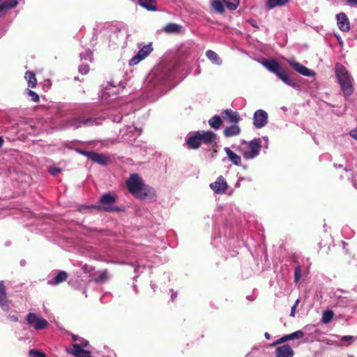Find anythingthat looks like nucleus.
<instances>
[{"label": "nucleus", "instance_id": "nucleus-58", "mask_svg": "<svg viewBox=\"0 0 357 357\" xmlns=\"http://www.w3.org/2000/svg\"><path fill=\"white\" fill-rule=\"evenodd\" d=\"M176 295L172 294V299H174V298H176Z\"/></svg>", "mask_w": 357, "mask_h": 357}, {"label": "nucleus", "instance_id": "nucleus-29", "mask_svg": "<svg viewBox=\"0 0 357 357\" xmlns=\"http://www.w3.org/2000/svg\"><path fill=\"white\" fill-rule=\"evenodd\" d=\"M212 7L218 13H222L225 11L224 6L220 0H214L212 2Z\"/></svg>", "mask_w": 357, "mask_h": 357}, {"label": "nucleus", "instance_id": "nucleus-21", "mask_svg": "<svg viewBox=\"0 0 357 357\" xmlns=\"http://www.w3.org/2000/svg\"><path fill=\"white\" fill-rule=\"evenodd\" d=\"M68 278V274L67 272L64 271H60L54 278L48 281V284L51 285H57L61 282L66 281Z\"/></svg>", "mask_w": 357, "mask_h": 357}, {"label": "nucleus", "instance_id": "nucleus-50", "mask_svg": "<svg viewBox=\"0 0 357 357\" xmlns=\"http://www.w3.org/2000/svg\"><path fill=\"white\" fill-rule=\"evenodd\" d=\"M248 22L254 27H257V23L254 20H249Z\"/></svg>", "mask_w": 357, "mask_h": 357}, {"label": "nucleus", "instance_id": "nucleus-16", "mask_svg": "<svg viewBox=\"0 0 357 357\" xmlns=\"http://www.w3.org/2000/svg\"><path fill=\"white\" fill-rule=\"evenodd\" d=\"M185 144L189 149H198L201 146L200 141L197 132H195L192 135L188 137Z\"/></svg>", "mask_w": 357, "mask_h": 357}, {"label": "nucleus", "instance_id": "nucleus-42", "mask_svg": "<svg viewBox=\"0 0 357 357\" xmlns=\"http://www.w3.org/2000/svg\"><path fill=\"white\" fill-rule=\"evenodd\" d=\"M287 341H289L287 335H284L283 337H280L275 342H274L273 344V345H276V344H281V343L285 342Z\"/></svg>", "mask_w": 357, "mask_h": 357}, {"label": "nucleus", "instance_id": "nucleus-17", "mask_svg": "<svg viewBox=\"0 0 357 357\" xmlns=\"http://www.w3.org/2000/svg\"><path fill=\"white\" fill-rule=\"evenodd\" d=\"M0 305L3 311L8 310V300L3 281H0Z\"/></svg>", "mask_w": 357, "mask_h": 357}, {"label": "nucleus", "instance_id": "nucleus-10", "mask_svg": "<svg viewBox=\"0 0 357 357\" xmlns=\"http://www.w3.org/2000/svg\"><path fill=\"white\" fill-rule=\"evenodd\" d=\"M335 75L340 84L351 80L346 68L340 63L335 65Z\"/></svg>", "mask_w": 357, "mask_h": 357}, {"label": "nucleus", "instance_id": "nucleus-47", "mask_svg": "<svg viewBox=\"0 0 357 357\" xmlns=\"http://www.w3.org/2000/svg\"><path fill=\"white\" fill-rule=\"evenodd\" d=\"M350 135L355 139L357 140V129L352 130L350 132Z\"/></svg>", "mask_w": 357, "mask_h": 357}, {"label": "nucleus", "instance_id": "nucleus-6", "mask_svg": "<svg viewBox=\"0 0 357 357\" xmlns=\"http://www.w3.org/2000/svg\"><path fill=\"white\" fill-rule=\"evenodd\" d=\"M26 321L31 327L38 331L45 329L48 326L47 321L38 317L36 314H28Z\"/></svg>", "mask_w": 357, "mask_h": 357}, {"label": "nucleus", "instance_id": "nucleus-18", "mask_svg": "<svg viewBox=\"0 0 357 357\" xmlns=\"http://www.w3.org/2000/svg\"><path fill=\"white\" fill-rule=\"evenodd\" d=\"M17 5V0H6L0 3V14L4 15L8 10L15 8Z\"/></svg>", "mask_w": 357, "mask_h": 357}, {"label": "nucleus", "instance_id": "nucleus-33", "mask_svg": "<svg viewBox=\"0 0 357 357\" xmlns=\"http://www.w3.org/2000/svg\"><path fill=\"white\" fill-rule=\"evenodd\" d=\"M303 336H304V333L302 331H297L294 333L287 335L289 340H295V339H301V338L303 337Z\"/></svg>", "mask_w": 357, "mask_h": 357}, {"label": "nucleus", "instance_id": "nucleus-56", "mask_svg": "<svg viewBox=\"0 0 357 357\" xmlns=\"http://www.w3.org/2000/svg\"><path fill=\"white\" fill-rule=\"evenodd\" d=\"M334 166H335V167H338V168H342V167H343V165H336V164H335V165H334Z\"/></svg>", "mask_w": 357, "mask_h": 357}, {"label": "nucleus", "instance_id": "nucleus-55", "mask_svg": "<svg viewBox=\"0 0 357 357\" xmlns=\"http://www.w3.org/2000/svg\"><path fill=\"white\" fill-rule=\"evenodd\" d=\"M3 139L1 137H0V147L3 145Z\"/></svg>", "mask_w": 357, "mask_h": 357}, {"label": "nucleus", "instance_id": "nucleus-8", "mask_svg": "<svg viewBox=\"0 0 357 357\" xmlns=\"http://www.w3.org/2000/svg\"><path fill=\"white\" fill-rule=\"evenodd\" d=\"M152 44L150 43L148 45H144L137 54L133 56L130 61V65H136L145 58H146L150 53L153 51Z\"/></svg>", "mask_w": 357, "mask_h": 357}, {"label": "nucleus", "instance_id": "nucleus-12", "mask_svg": "<svg viewBox=\"0 0 357 357\" xmlns=\"http://www.w3.org/2000/svg\"><path fill=\"white\" fill-rule=\"evenodd\" d=\"M288 62L294 70L302 75L312 77L315 75V73L313 70L308 69L307 67L303 66L298 62L292 60H289Z\"/></svg>", "mask_w": 357, "mask_h": 357}, {"label": "nucleus", "instance_id": "nucleus-2", "mask_svg": "<svg viewBox=\"0 0 357 357\" xmlns=\"http://www.w3.org/2000/svg\"><path fill=\"white\" fill-rule=\"evenodd\" d=\"M261 63L263 66H264L270 72L274 73L286 84L293 87L296 85L295 81L291 78L289 72L287 70L283 68L279 62L275 59H265Z\"/></svg>", "mask_w": 357, "mask_h": 357}, {"label": "nucleus", "instance_id": "nucleus-15", "mask_svg": "<svg viewBox=\"0 0 357 357\" xmlns=\"http://www.w3.org/2000/svg\"><path fill=\"white\" fill-rule=\"evenodd\" d=\"M276 357H292L294 356V350L289 344H284L276 348Z\"/></svg>", "mask_w": 357, "mask_h": 357}, {"label": "nucleus", "instance_id": "nucleus-36", "mask_svg": "<svg viewBox=\"0 0 357 357\" xmlns=\"http://www.w3.org/2000/svg\"><path fill=\"white\" fill-rule=\"evenodd\" d=\"M27 94L31 98L32 101L34 102H38L40 100L39 96L34 92L33 91H31L29 89H26V90Z\"/></svg>", "mask_w": 357, "mask_h": 357}, {"label": "nucleus", "instance_id": "nucleus-13", "mask_svg": "<svg viewBox=\"0 0 357 357\" xmlns=\"http://www.w3.org/2000/svg\"><path fill=\"white\" fill-rule=\"evenodd\" d=\"M221 116L224 120L234 124L238 123L241 119L237 112H234L230 109L222 110Z\"/></svg>", "mask_w": 357, "mask_h": 357}, {"label": "nucleus", "instance_id": "nucleus-35", "mask_svg": "<svg viewBox=\"0 0 357 357\" xmlns=\"http://www.w3.org/2000/svg\"><path fill=\"white\" fill-rule=\"evenodd\" d=\"M29 356L30 357H46V354L44 352H41L36 349L29 350Z\"/></svg>", "mask_w": 357, "mask_h": 357}, {"label": "nucleus", "instance_id": "nucleus-44", "mask_svg": "<svg viewBox=\"0 0 357 357\" xmlns=\"http://www.w3.org/2000/svg\"><path fill=\"white\" fill-rule=\"evenodd\" d=\"M287 341H289L287 335H284L283 337H280L275 342H274L273 344V345H276V344H281V343L285 342Z\"/></svg>", "mask_w": 357, "mask_h": 357}, {"label": "nucleus", "instance_id": "nucleus-23", "mask_svg": "<svg viewBox=\"0 0 357 357\" xmlns=\"http://www.w3.org/2000/svg\"><path fill=\"white\" fill-rule=\"evenodd\" d=\"M139 4L148 10L155 11L157 10L155 0H138Z\"/></svg>", "mask_w": 357, "mask_h": 357}, {"label": "nucleus", "instance_id": "nucleus-25", "mask_svg": "<svg viewBox=\"0 0 357 357\" xmlns=\"http://www.w3.org/2000/svg\"><path fill=\"white\" fill-rule=\"evenodd\" d=\"M345 96H350L354 92V87L351 80L340 84Z\"/></svg>", "mask_w": 357, "mask_h": 357}, {"label": "nucleus", "instance_id": "nucleus-37", "mask_svg": "<svg viewBox=\"0 0 357 357\" xmlns=\"http://www.w3.org/2000/svg\"><path fill=\"white\" fill-rule=\"evenodd\" d=\"M91 121V119H79L78 120H75V123H72V124L74 125L76 128H79L81 126L82 124L86 125L89 123H90Z\"/></svg>", "mask_w": 357, "mask_h": 357}, {"label": "nucleus", "instance_id": "nucleus-53", "mask_svg": "<svg viewBox=\"0 0 357 357\" xmlns=\"http://www.w3.org/2000/svg\"><path fill=\"white\" fill-rule=\"evenodd\" d=\"M72 339H73V341L75 342V341L78 340V336L76 335H72Z\"/></svg>", "mask_w": 357, "mask_h": 357}, {"label": "nucleus", "instance_id": "nucleus-34", "mask_svg": "<svg viewBox=\"0 0 357 357\" xmlns=\"http://www.w3.org/2000/svg\"><path fill=\"white\" fill-rule=\"evenodd\" d=\"M301 267L298 265L294 269V282L298 283L301 278Z\"/></svg>", "mask_w": 357, "mask_h": 357}, {"label": "nucleus", "instance_id": "nucleus-43", "mask_svg": "<svg viewBox=\"0 0 357 357\" xmlns=\"http://www.w3.org/2000/svg\"><path fill=\"white\" fill-rule=\"evenodd\" d=\"M287 341H289L287 335H284L283 337H280L275 342H274L273 344V345H276V344H281V343L285 342Z\"/></svg>", "mask_w": 357, "mask_h": 357}, {"label": "nucleus", "instance_id": "nucleus-38", "mask_svg": "<svg viewBox=\"0 0 357 357\" xmlns=\"http://www.w3.org/2000/svg\"><path fill=\"white\" fill-rule=\"evenodd\" d=\"M90 68L88 64H83L79 67V72L82 75H86L89 72Z\"/></svg>", "mask_w": 357, "mask_h": 357}, {"label": "nucleus", "instance_id": "nucleus-9", "mask_svg": "<svg viewBox=\"0 0 357 357\" xmlns=\"http://www.w3.org/2000/svg\"><path fill=\"white\" fill-rule=\"evenodd\" d=\"M268 122V114L262 110H257L253 116V124L257 128H261L264 127Z\"/></svg>", "mask_w": 357, "mask_h": 357}, {"label": "nucleus", "instance_id": "nucleus-19", "mask_svg": "<svg viewBox=\"0 0 357 357\" xmlns=\"http://www.w3.org/2000/svg\"><path fill=\"white\" fill-rule=\"evenodd\" d=\"M182 26L174 22L168 23L162 29L167 34H178L181 32Z\"/></svg>", "mask_w": 357, "mask_h": 357}, {"label": "nucleus", "instance_id": "nucleus-51", "mask_svg": "<svg viewBox=\"0 0 357 357\" xmlns=\"http://www.w3.org/2000/svg\"><path fill=\"white\" fill-rule=\"evenodd\" d=\"M88 344H89V342H88V341H86V340H84V341L82 342V344H81V345H82V347H87V346H88Z\"/></svg>", "mask_w": 357, "mask_h": 357}, {"label": "nucleus", "instance_id": "nucleus-3", "mask_svg": "<svg viewBox=\"0 0 357 357\" xmlns=\"http://www.w3.org/2000/svg\"><path fill=\"white\" fill-rule=\"evenodd\" d=\"M116 202V197L112 195L110 193H105L102 195L100 198V204L97 208L105 212H121L123 209L114 206V204Z\"/></svg>", "mask_w": 357, "mask_h": 357}, {"label": "nucleus", "instance_id": "nucleus-30", "mask_svg": "<svg viewBox=\"0 0 357 357\" xmlns=\"http://www.w3.org/2000/svg\"><path fill=\"white\" fill-rule=\"evenodd\" d=\"M107 271L105 270L101 272L99 275L94 279L96 283H104L108 280Z\"/></svg>", "mask_w": 357, "mask_h": 357}, {"label": "nucleus", "instance_id": "nucleus-4", "mask_svg": "<svg viewBox=\"0 0 357 357\" xmlns=\"http://www.w3.org/2000/svg\"><path fill=\"white\" fill-rule=\"evenodd\" d=\"M77 152L82 155L87 157L93 162L102 165H106L110 162L111 160L108 155L102 153H98L93 151H85L80 149H77Z\"/></svg>", "mask_w": 357, "mask_h": 357}, {"label": "nucleus", "instance_id": "nucleus-32", "mask_svg": "<svg viewBox=\"0 0 357 357\" xmlns=\"http://www.w3.org/2000/svg\"><path fill=\"white\" fill-rule=\"evenodd\" d=\"M73 347L74 349L70 353L75 357H80L82 352L84 351V349H82L81 345L78 344H74Z\"/></svg>", "mask_w": 357, "mask_h": 357}, {"label": "nucleus", "instance_id": "nucleus-31", "mask_svg": "<svg viewBox=\"0 0 357 357\" xmlns=\"http://www.w3.org/2000/svg\"><path fill=\"white\" fill-rule=\"evenodd\" d=\"M225 4L229 10H235L239 3V0H223Z\"/></svg>", "mask_w": 357, "mask_h": 357}, {"label": "nucleus", "instance_id": "nucleus-49", "mask_svg": "<svg viewBox=\"0 0 357 357\" xmlns=\"http://www.w3.org/2000/svg\"><path fill=\"white\" fill-rule=\"evenodd\" d=\"M352 339H353V336H351V335H345V336H343L341 338V340L343 341V342H346V341L351 340Z\"/></svg>", "mask_w": 357, "mask_h": 357}, {"label": "nucleus", "instance_id": "nucleus-11", "mask_svg": "<svg viewBox=\"0 0 357 357\" xmlns=\"http://www.w3.org/2000/svg\"><path fill=\"white\" fill-rule=\"evenodd\" d=\"M197 132L201 144L209 145L213 144L216 139V135L212 131L198 130Z\"/></svg>", "mask_w": 357, "mask_h": 357}, {"label": "nucleus", "instance_id": "nucleus-45", "mask_svg": "<svg viewBox=\"0 0 357 357\" xmlns=\"http://www.w3.org/2000/svg\"><path fill=\"white\" fill-rule=\"evenodd\" d=\"M80 357H92L91 351L88 350H84V351L82 352V355Z\"/></svg>", "mask_w": 357, "mask_h": 357}, {"label": "nucleus", "instance_id": "nucleus-48", "mask_svg": "<svg viewBox=\"0 0 357 357\" xmlns=\"http://www.w3.org/2000/svg\"><path fill=\"white\" fill-rule=\"evenodd\" d=\"M347 3L352 6H357V0H347Z\"/></svg>", "mask_w": 357, "mask_h": 357}, {"label": "nucleus", "instance_id": "nucleus-27", "mask_svg": "<svg viewBox=\"0 0 357 357\" xmlns=\"http://www.w3.org/2000/svg\"><path fill=\"white\" fill-rule=\"evenodd\" d=\"M206 55L208 59L212 61L213 63L217 64H220L221 63V60L220 59L218 55L212 50H207L206 52Z\"/></svg>", "mask_w": 357, "mask_h": 357}, {"label": "nucleus", "instance_id": "nucleus-59", "mask_svg": "<svg viewBox=\"0 0 357 357\" xmlns=\"http://www.w3.org/2000/svg\"><path fill=\"white\" fill-rule=\"evenodd\" d=\"M290 316L294 317L295 316V314H290Z\"/></svg>", "mask_w": 357, "mask_h": 357}, {"label": "nucleus", "instance_id": "nucleus-28", "mask_svg": "<svg viewBox=\"0 0 357 357\" xmlns=\"http://www.w3.org/2000/svg\"><path fill=\"white\" fill-rule=\"evenodd\" d=\"M289 0H268L267 6L270 8H275L276 6H281L287 3Z\"/></svg>", "mask_w": 357, "mask_h": 357}, {"label": "nucleus", "instance_id": "nucleus-54", "mask_svg": "<svg viewBox=\"0 0 357 357\" xmlns=\"http://www.w3.org/2000/svg\"><path fill=\"white\" fill-rule=\"evenodd\" d=\"M264 336L267 340H269L271 338V335L267 332L265 333Z\"/></svg>", "mask_w": 357, "mask_h": 357}, {"label": "nucleus", "instance_id": "nucleus-20", "mask_svg": "<svg viewBox=\"0 0 357 357\" xmlns=\"http://www.w3.org/2000/svg\"><path fill=\"white\" fill-rule=\"evenodd\" d=\"M241 129L237 123L226 127L223 130V134L226 137H231L238 135L241 133Z\"/></svg>", "mask_w": 357, "mask_h": 357}, {"label": "nucleus", "instance_id": "nucleus-7", "mask_svg": "<svg viewBox=\"0 0 357 357\" xmlns=\"http://www.w3.org/2000/svg\"><path fill=\"white\" fill-rule=\"evenodd\" d=\"M210 188L215 194L222 195L229 188V185L224 176H220L215 182L210 184Z\"/></svg>", "mask_w": 357, "mask_h": 357}, {"label": "nucleus", "instance_id": "nucleus-39", "mask_svg": "<svg viewBox=\"0 0 357 357\" xmlns=\"http://www.w3.org/2000/svg\"><path fill=\"white\" fill-rule=\"evenodd\" d=\"M334 314H323L322 322L324 324L329 323L333 317Z\"/></svg>", "mask_w": 357, "mask_h": 357}, {"label": "nucleus", "instance_id": "nucleus-22", "mask_svg": "<svg viewBox=\"0 0 357 357\" xmlns=\"http://www.w3.org/2000/svg\"><path fill=\"white\" fill-rule=\"evenodd\" d=\"M225 153H227L228 158L229 160L235 165L239 166L241 164V157L233 152L229 148L225 147L224 149Z\"/></svg>", "mask_w": 357, "mask_h": 357}, {"label": "nucleus", "instance_id": "nucleus-1", "mask_svg": "<svg viewBox=\"0 0 357 357\" xmlns=\"http://www.w3.org/2000/svg\"><path fill=\"white\" fill-rule=\"evenodd\" d=\"M126 186L132 195L142 200L146 199L154 192V190L145 185L137 174H130L126 181Z\"/></svg>", "mask_w": 357, "mask_h": 357}, {"label": "nucleus", "instance_id": "nucleus-46", "mask_svg": "<svg viewBox=\"0 0 357 357\" xmlns=\"http://www.w3.org/2000/svg\"><path fill=\"white\" fill-rule=\"evenodd\" d=\"M299 302H300L299 299H297L294 305L291 307V312H296V307H297L298 304L299 303Z\"/></svg>", "mask_w": 357, "mask_h": 357}, {"label": "nucleus", "instance_id": "nucleus-26", "mask_svg": "<svg viewBox=\"0 0 357 357\" xmlns=\"http://www.w3.org/2000/svg\"><path fill=\"white\" fill-rule=\"evenodd\" d=\"M222 123V120L220 116L215 115L213 116L209 121V126L215 130L219 129Z\"/></svg>", "mask_w": 357, "mask_h": 357}, {"label": "nucleus", "instance_id": "nucleus-24", "mask_svg": "<svg viewBox=\"0 0 357 357\" xmlns=\"http://www.w3.org/2000/svg\"><path fill=\"white\" fill-rule=\"evenodd\" d=\"M24 78L26 79L28 82V86L31 88H35L37 85V79L36 77V75L32 71H27L25 73Z\"/></svg>", "mask_w": 357, "mask_h": 357}, {"label": "nucleus", "instance_id": "nucleus-14", "mask_svg": "<svg viewBox=\"0 0 357 357\" xmlns=\"http://www.w3.org/2000/svg\"><path fill=\"white\" fill-rule=\"evenodd\" d=\"M337 25L339 29L343 32H347L350 30V23L345 13H341L337 15Z\"/></svg>", "mask_w": 357, "mask_h": 357}, {"label": "nucleus", "instance_id": "nucleus-5", "mask_svg": "<svg viewBox=\"0 0 357 357\" xmlns=\"http://www.w3.org/2000/svg\"><path fill=\"white\" fill-rule=\"evenodd\" d=\"M249 151H244L243 155L246 160H251L259 154L261 147V141L259 138L254 139L248 142Z\"/></svg>", "mask_w": 357, "mask_h": 357}, {"label": "nucleus", "instance_id": "nucleus-57", "mask_svg": "<svg viewBox=\"0 0 357 357\" xmlns=\"http://www.w3.org/2000/svg\"><path fill=\"white\" fill-rule=\"evenodd\" d=\"M323 312L328 313V312H333L331 310H325Z\"/></svg>", "mask_w": 357, "mask_h": 357}, {"label": "nucleus", "instance_id": "nucleus-41", "mask_svg": "<svg viewBox=\"0 0 357 357\" xmlns=\"http://www.w3.org/2000/svg\"><path fill=\"white\" fill-rule=\"evenodd\" d=\"M287 341H289L287 335H284L283 337H280L275 342H274L273 344V345H276V344H281V343L285 342Z\"/></svg>", "mask_w": 357, "mask_h": 357}, {"label": "nucleus", "instance_id": "nucleus-52", "mask_svg": "<svg viewBox=\"0 0 357 357\" xmlns=\"http://www.w3.org/2000/svg\"><path fill=\"white\" fill-rule=\"evenodd\" d=\"M10 320H11V321H17V317L16 316H15V315H12V316H10Z\"/></svg>", "mask_w": 357, "mask_h": 357}, {"label": "nucleus", "instance_id": "nucleus-40", "mask_svg": "<svg viewBox=\"0 0 357 357\" xmlns=\"http://www.w3.org/2000/svg\"><path fill=\"white\" fill-rule=\"evenodd\" d=\"M62 172V169L61 168L56 167H50L49 172L52 176H56L59 173Z\"/></svg>", "mask_w": 357, "mask_h": 357}]
</instances>
